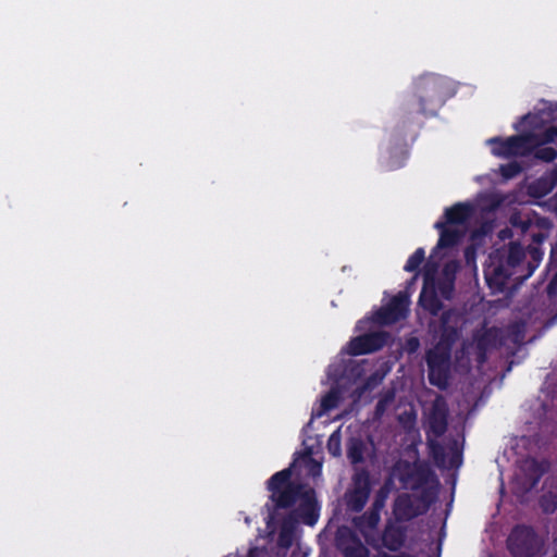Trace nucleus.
<instances>
[{
    "label": "nucleus",
    "mask_w": 557,
    "mask_h": 557,
    "mask_svg": "<svg viewBox=\"0 0 557 557\" xmlns=\"http://www.w3.org/2000/svg\"><path fill=\"white\" fill-rule=\"evenodd\" d=\"M453 96L449 82L437 74H423L412 83V90L400 104L399 126L421 127L424 120L436 116L446 100Z\"/></svg>",
    "instance_id": "f257e3e1"
},
{
    "label": "nucleus",
    "mask_w": 557,
    "mask_h": 557,
    "mask_svg": "<svg viewBox=\"0 0 557 557\" xmlns=\"http://www.w3.org/2000/svg\"><path fill=\"white\" fill-rule=\"evenodd\" d=\"M292 469L286 468L275 472L267 482V488L271 492V504L267 503V524L270 525L276 517L278 509L292 508L298 499L299 505L293 509L306 525H314L320 516V506L315 497V491L301 483L292 481Z\"/></svg>",
    "instance_id": "f03ea898"
},
{
    "label": "nucleus",
    "mask_w": 557,
    "mask_h": 557,
    "mask_svg": "<svg viewBox=\"0 0 557 557\" xmlns=\"http://www.w3.org/2000/svg\"><path fill=\"white\" fill-rule=\"evenodd\" d=\"M525 258V249L519 242H510L490 253V263L484 269V276L494 294L505 292L511 278L517 284L525 281L520 278Z\"/></svg>",
    "instance_id": "7ed1b4c3"
},
{
    "label": "nucleus",
    "mask_w": 557,
    "mask_h": 557,
    "mask_svg": "<svg viewBox=\"0 0 557 557\" xmlns=\"http://www.w3.org/2000/svg\"><path fill=\"white\" fill-rule=\"evenodd\" d=\"M532 143L535 145L557 143V126H549L540 134L527 133L512 135L506 139L500 137L488 139V144L492 145V153L504 158L530 154Z\"/></svg>",
    "instance_id": "20e7f679"
},
{
    "label": "nucleus",
    "mask_w": 557,
    "mask_h": 557,
    "mask_svg": "<svg viewBox=\"0 0 557 557\" xmlns=\"http://www.w3.org/2000/svg\"><path fill=\"white\" fill-rule=\"evenodd\" d=\"M506 545L512 557H535L543 543L532 527L517 524L510 531Z\"/></svg>",
    "instance_id": "39448f33"
},
{
    "label": "nucleus",
    "mask_w": 557,
    "mask_h": 557,
    "mask_svg": "<svg viewBox=\"0 0 557 557\" xmlns=\"http://www.w3.org/2000/svg\"><path fill=\"white\" fill-rule=\"evenodd\" d=\"M408 529L395 519H388L382 532L374 537L366 535V543L375 550L386 548L389 552H399L406 544Z\"/></svg>",
    "instance_id": "423d86ee"
},
{
    "label": "nucleus",
    "mask_w": 557,
    "mask_h": 557,
    "mask_svg": "<svg viewBox=\"0 0 557 557\" xmlns=\"http://www.w3.org/2000/svg\"><path fill=\"white\" fill-rule=\"evenodd\" d=\"M371 480L368 470L361 469L352 476L351 488L347 490L344 495L346 510L350 512H360L370 496Z\"/></svg>",
    "instance_id": "0eeeda50"
},
{
    "label": "nucleus",
    "mask_w": 557,
    "mask_h": 557,
    "mask_svg": "<svg viewBox=\"0 0 557 557\" xmlns=\"http://www.w3.org/2000/svg\"><path fill=\"white\" fill-rule=\"evenodd\" d=\"M550 462L546 459L537 460L533 457L523 459L519 466V473L516 476V482L523 493L531 492L543 475L548 472Z\"/></svg>",
    "instance_id": "6e6552de"
},
{
    "label": "nucleus",
    "mask_w": 557,
    "mask_h": 557,
    "mask_svg": "<svg viewBox=\"0 0 557 557\" xmlns=\"http://www.w3.org/2000/svg\"><path fill=\"white\" fill-rule=\"evenodd\" d=\"M437 264L428 261L424 265V283L419 296V305L431 315H437L443 309V302L437 296L434 275Z\"/></svg>",
    "instance_id": "1a4fd4ad"
},
{
    "label": "nucleus",
    "mask_w": 557,
    "mask_h": 557,
    "mask_svg": "<svg viewBox=\"0 0 557 557\" xmlns=\"http://www.w3.org/2000/svg\"><path fill=\"white\" fill-rule=\"evenodd\" d=\"M409 297L405 293H398L386 306L379 309L375 320L382 325H391L406 319L409 312Z\"/></svg>",
    "instance_id": "9d476101"
},
{
    "label": "nucleus",
    "mask_w": 557,
    "mask_h": 557,
    "mask_svg": "<svg viewBox=\"0 0 557 557\" xmlns=\"http://www.w3.org/2000/svg\"><path fill=\"white\" fill-rule=\"evenodd\" d=\"M388 333L384 331L370 332L351 338L348 343V354L361 356L382 349L388 341Z\"/></svg>",
    "instance_id": "9b49d317"
},
{
    "label": "nucleus",
    "mask_w": 557,
    "mask_h": 557,
    "mask_svg": "<svg viewBox=\"0 0 557 557\" xmlns=\"http://www.w3.org/2000/svg\"><path fill=\"white\" fill-rule=\"evenodd\" d=\"M335 545L344 557H370V550L348 527L338 528Z\"/></svg>",
    "instance_id": "f8f14e48"
},
{
    "label": "nucleus",
    "mask_w": 557,
    "mask_h": 557,
    "mask_svg": "<svg viewBox=\"0 0 557 557\" xmlns=\"http://www.w3.org/2000/svg\"><path fill=\"white\" fill-rule=\"evenodd\" d=\"M448 406L443 396H437L428 416L426 435L435 438L443 436L448 428Z\"/></svg>",
    "instance_id": "ddd939ff"
},
{
    "label": "nucleus",
    "mask_w": 557,
    "mask_h": 557,
    "mask_svg": "<svg viewBox=\"0 0 557 557\" xmlns=\"http://www.w3.org/2000/svg\"><path fill=\"white\" fill-rule=\"evenodd\" d=\"M393 474L404 484L413 481L411 488L418 490L429 482L432 472L423 466L413 469L408 461H404L394 466Z\"/></svg>",
    "instance_id": "4468645a"
},
{
    "label": "nucleus",
    "mask_w": 557,
    "mask_h": 557,
    "mask_svg": "<svg viewBox=\"0 0 557 557\" xmlns=\"http://www.w3.org/2000/svg\"><path fill=\"white\" fill-rule=\"evenodd\" d=\"M421 515H424L421 508L417 505L414 495L400 494L396 497L393 505V516L399 522H408Z\"/></svg>",
    "instance_id": "2eb2a0df"
},
{
    "label": "nucleus",
    "mask_w": 557,
    "mask_h": 557,
    "mask_svg": "<svg viewBox=\"0 0 557 557\" xmlns=\"http://www.w3.org/2000/svg\"><path fill=\"white\" fill-rule=\"evenodd\" d=\"M455 315L453 309L442 312L440 318V337L436 345L453 350L455 343L459 338V330L457 323L450 324L451 318Z\"/></svg>",
    "instance_id": "dca6fc26"
},
{
    "label": "nucleus",
    "mask_w": 557,
    "mask_h": 557,
    "mask_svg": "<svg viewBox=\"0 0 557 557\" xmlns=\"http://www.w3.org/2000/svg\"><path fill=\"white\" fill-rule=\"evenodd\" d=\"M512 225H519L523 234H529L533 246L540 247L548 237L552 223L548 219L541 218L536 221L539 231L531 230L532 223L530 220L520 221L517 223L516 219H511Z\"/></svg>",
    "instance_id": "f3484780"
},
{
    "label": "nucleus",
    "mask_w": 557,
    "mask_h": 557,
    "mask_svg": "<svg viewBox=\"0 0 557 557\" xmlns=\"http://www.w3.org/2000/svg\"><path fill=\"white\" fill-rule=\"evenodd\" d=\"M434 227L440 232V238L433 249V253H436L437 250L455 247L462 237L460 231L448 227L443 221H437Z\"/></svg>",
    "instance_id": "a211bd4d"
},
{
    "label": "nucleus",
    "mask_w": 557,
    "mask_h": 557,
    "mask_svg": "<svg viewBox=\"0 0 557 557\" xmlns=\"http://www.w3.org/2000/svg\"><path fill=\"white\" fill-rule=\"evenodd\" d=\"M473 208L469 203L458 202L447 208L444 212L446 225H462L471 218Z\"/></svg>",
    "instance_id": "6ab92c4d"
},
{
    "label": "nucleus",
    "mask_w": 557,
    "mask_h": 557,
    "mask_svg": "<svg viewBox=\"0 0 557 557\" xmlns=\"http://www.w3.org/2000/svg\"><path fill=\"white\" fill-rule=\"evenodd\" d=\"M380 513L376 510L369 509L364 513L354 519L355 527L359 530L362 536L366 539L374 537L376 535V527L380 522Z\"/></svg>",
    "instance_id": "aec40b11"
},
{
    "label": "nucleus",
    "mask_w": 557,
    "mask_h": 557,
    "mask_svg": "<svg viewBox=\"0 0 557 557\" xmlns=\"http://www.w3.org/2000/svg\"><path fill=\"white\" fill-rule=\"evenodd\" d=\"M428 377L431 385L445 389L448 386L449 366H428Z\"/></svg>",
    "instance_id": "412c9836"
},
{
    "label": "nucleus",
    "mask_w": 557,
    "mask_h": 557,
    "mask_svg": "<svg viewBox=\"0 0 557 557\" xmlns=\"http://www.w3.org/2000/svg\"><path fill=\"white\" fill-rule=\"evenodd\" d=\"M366 444L359 437H350L346 445V455L351 465L364 461Z\"/></svg>",
    "instance_id": "4be33fe9"
},
{
    "label": "nucleus",
    "mask_w": 557,
    "mask_h": 557,
    "mask_svg": "<svg viewBox=\"0 0 557 557\" xmlns=\"http://www.w3.org/2000/svg\"><path fill=\"white\" fill-rule=\"evenodd\" d=\"M451 350L434 345L425 354V361L428 366H449Z\"/></svg>",
    "instance_id": "5701e85b"
},
{
    "label": "nucleus",
    "mask_w": 557,
    "mask_h": 557,
    "mask_svg": "<svg viewBox=\"0 0 557 557\" xmlns=\"http://www.w3.org/2000/svg\"><path fill=\"white\" fill-rule=\"evenodd\" d=\"M528 253L530 256V260L527 261L524 259L523 274L520 275V278H522V280H528L529 277L532 276L534 271L539 268V265L543 259V256H544V252L541 249V247L533 246V245L529 246Z\"/></svg>",
    "instance_id": "b1692460"
},
{
    "label": "nucleus",
    "mask_w": 557,
    "mask_h": 557,
    "mask_svg": "<svg viewBox=\"0 0 557 557\" xmlns=\"http://www.w3.org/2000/svg\"><path fill=\"white\" fill-rule=\"evenodd\" d=\"M428 446L430 450V456L432 457L434 463L438 468H444L446 466V451L444 446L438 443L435 437H428Z\"/></svg>",
    "instance_id": "393cba45"
},
{
    "label": "nucleus",
    "mask_w": 557,
    "mask_h": 557,
    "mask_svg": "<svg viewBox=\"0 0 557 557\" xmlns=\"http://www.w3.org/2000/svg\"><path fill=\"white\" fill-rule=\"evenodd\" d=\"M534 158L544 162H552L557 158V150L552 147H543L544 145L531 144Z\"/></svg>",
    "instance_id": "a878e982"
},
{
    "label": "nucleus",
    "mask_w": 557,
    "mask_h": 557,
    "mask_svg": "<svg viewBox=\"0 0 557 557\" xmlns=\"http://www.w3.org/2000/svg\"><path fill=\"white\" fill-rule=\"evenodd\" d=\"M554 188L544 176H541L530 185V194L534 197H544Z\"/></svg>",
    "instance_id": "bb28decb"
},
{
    "label": "nucleus",
    "mask_w": 557,
    "mask_h": 557,
    "mask_svg": "<svg viewBox=\"0 0 557 557\" xmlns=\"http://www.w3.org/2000/svg\"><path fill=\"white\" fill-rule=\"evenodd\" d=\"M425 259V251L423 248H418L407 260L404 270L406 272H418L421 263Z\"/></svg>",
    "instance_id": "cd10ccee"
},
{
    "label": "nucleus",
    "mask_w": 557,
    "mask_h": 557,
    "mask_svg": "<svg viewBox=\"0 0 557 557\" xmlns=\"http://www.w3.org/2000/svg\"><path fill=\"white\" fill-rule=\"evenodd\" d=\"M417 505L425 513L435 500V494L430 488H423L419 495H414Z\"/></svg>",
    "instance_id": "c85d7f7f"
},
{
    "label": "nucleus",
    "mask_w": 557,
    "mask_h": 557,
    "mask_svg": "<svg viewBox=\"0 0 557 557\" xmlns=\"http://www.w3.org/2000/svg\"><path fill=\"white\" fill-rule=\"evenodd\" d=\"M540 507L544 513H553L557 509V495L544 494L540 498Z\"/></svg>",
    "instance_id": "c756f323"
},
{
    "label": "nucleus",
    "mask_w": 557,
    "mask_h": 557,
    "mask_svg": "<svg viewBox=\"0 0 557 557\" xmlns=\"http://www.w3.org/2000/svg\"><path fill=\"white\" fill-rule=\"evenodd\" d=\"M300 519L295 513L294 510H292L288 515H286L281 523V528L287 531H290L292 533H295L297 530L298 524L300 523Z\"/></svg>",
    "instance_id": "7c9ffc66"
},
{
    "label": "nucleus",
    "mask_w": 557,
    "mask_h": 557,
    "mask_svg": "<svg viewBox=\"0 0 557 557\" xmlns=\"http://www.w3.org/2000/svg\"><path fill=\"white\" fill-rule=\"evenodd\" d=\"M437 289L445 299H450L454 292V278L451 277L440 281L437 284Z\"/></svg>",
    "instance_id": "2f4dec72"
},
{
    "label": "nucleus",
    "mask_w": 557,
    "mask_h": 557,
    "mask_svg": "<svg viewBox=\"0 0 557 557\" xmlns=\"http://www.w3.org/2000/svg\"><path fill=\"white\" fill-rule=\"evenodd\" d=\"M380 381L381 377H379L377 374H371L361 386L357 387L356 393L358 396H361L367 391L374 388L380 383Z\"/></svg>",
    "instance_id": "473e14b6"
},
{
    "label": "nucleus",
    "mask_w": 557,
    "mask_h": 557,
    "mask_svg": "<svg viewBox=\"0 0 557 557\" xmlns=\"http://www.w3.org/2000/svg\"><path fill=\"white\" fill-rule=\"evenodd\" d=\"M295 533L290 531L280 529L277 544L280 547L289 548L293 545Z\"/></svg>",
    "instance_id": "72a5a7b5"
},
{
    "label": "nucleus",
    "mask_w": 557,
    "mask_h": 557,
    "mask_svg": "<svg viewBox=\"0 0 557 557\" xmlns=\"http://www.w3.org/2000/svg\"><path fill=\"white\" fill-rule=\"evenodd\" d=\"M521 171V166L517 162H511L505 165H502L500 172L502 175L506 178H511L518 175Z\"/></svg>",
    "instance_id": "f704fd0d"
},
{
    "label": "nucleus",
    "mask_w": 557,
    "mask_h": 557,
    "mask_svg": "<svg viewBox=\"0 0 557 557\" xmlns=\"http://www.w3.org/2000/svg\"><path fill=\"white\" fill-rule=\"evenodd\" d=\"M388 482L384 484V486L379 491V493L375 496V499L372 504V507L370 509L376 510V512L380 513L381 509L384 507L386 493L387 491H384L387 487Z\"/></svg>",
    "instance_id": "c9c22d12"
},
{
    "label": "nucleus",
    "mask_w": 557,
    "mask_h": 557,
    "mask_svg": "<svg viewBox=\"0 0 557 557\" xmlns=\"http://www.w3.org/2000/svg\"><path fill=\"white\" fill-rule=\"evenodd\" d=\"M337 395L333 392L327 393L321 401V406L324 410H331L336 406Z\"/></svg>",
    "instance_id": "e433bc0d"
},
{
    "label": "nucleus",
    "mask_w": 557,
    "mask_h": 557,
    "mask_svg": "<svg viewBox=\"0 0 557 557\" xmlns=\"http://www.w3.org/2000/svg\"><path fill=\"white\" fill-rule=\"evenodd\" d=\"M488 336L490 334H482L478 341H476V350L479 351H490L492 348H494L490 343H488Z\"/></svg>",
    "instance_id": "4c0bfd02"
},
{
    "label": "nucleus",
    "mask_w": 557,
    "mask_h": 557,
    "mask_svg": "<svg viewBox=\"0 0 557 557\" xmlns=\"http://www.w3.org/2000/svg\"><path fill=\"white\" fill-rule=\"evenodd\" d=\"M483 334H490L488 336V343L496 348L497 346L502 345V342L498 339L499 331L497 329H490L486 330Z\"/></svg>",
    "instance_id": "58836bf2"
},
{
    "label": "nucleus",
    "mask_w": 557,
    "mask_h": 557,
    "mask_svg": "<svg viewBox=\"0 0 557 557\" xmlns=\"http://www.w3.org/2000/svg\"><path fill=\"white\" fill-rule=\"evenodd\" d=\"M542 176H544L550 186H557V164H555L550 170L546 171Z\"/></svg>",
    "instance_id": "ea45409f"
},
{
    "label": "nucleus",
    "mask_w": 557,
    "mask_h": 557,
    "mask_svg": "<svg viewBox=\"0 0 557 557\" xmlns=\"http://www.w3.org/2000/svg\"><path fill=\"white\" fill-rule=\"evenodd\" d=\"M420 346V342L417 337H410L406 341V350L410 354H413L418 350Z\"/></svg>",
    "instance_id": "a19ab883"
},
{
    "label": "nucleus",
    "mask_w": 557,
    "mask_h": 557,
    "mask_svg": "<svg viewBox=\"0 0 557 557\" xmlns=\"http://www.w3.org/2000/svg\"><path fill=\"white\" fill-rule=\"evenodd\" d=\"M376 557H416L412 554L409 553H399V554H388L386 552H379Z\"/></svg>",
    "instance_id": "79ce46f5"
},
{
    "label": "nucleus",
    "mask_w": 557,
    "mask_h": 557,
    "mask_svg": "<svg viewBox=\"0 0 557 557\" xmlns=\"http://www.w3.org/2000/svg\"><path fill=\"white\" fill-rule=\"evenodd\" d=\"M386 399H380L375 405V416H382L386 408Z\"/></svg>",
    "instance_id": "37998d69"
},
{
    "label": "nucleus",
    "mask_w": 557,
    "mask_h": 557,
    "mask_svg": "<svg viewBox=\"0 0 557 557\" xmlns=\"http://www.w3.org/2000/svg\"><path fill=\"white\" fill-rule=\"evenodd\" d=\"M512 236V231L508 227L504 228V230H500L499 233H498V237L502 239V240H506V239H509L511 238Z\"/></svg>",
    "instance_id": "c03bdc74"
},
{
    "label": "nucleus",
    "mask_w": 557,
    "mask_h": 557,
    "mask_svg": "<svg viewBox=\"0 0 557 557\" xmlns=\"http://www.w3.org/2000/svg\"><path fill=\"white\" fill-rule=\"evenodd\" d=\"M487 352L488 351H484V354H483V351L476 350V361L481 364L484 363L487 358Z\"/></svg>",
    "instance_id": "a18cd8bd"
},
{
    "label": "nucleus",
    "mask_w": 557,
    "mask_h": 557,
    "mask_svg": "<svg viewBox=\"0 0 557 557\" xmlns=\"http://www.w3.org/2000/svg\"><path fill=\"white\" fill-rule=\"evenodd\" d=\"M556 284H557V273L555 274V276L552 278V281L547 285L548 294H553L554 293Z\"/></svg>",
    "instance_id": "49530a36"
},
{
    "label": "nucleus",
    "mask_w": 557,
    "mask_h": 557,
    "mask_svg": "<svg viewBox=\"0 0 557 557\" xmlns=\"http://www.w3.org/2000/svg\"><path fill=\"white\" fill-rule=\"evenodd\" d=\"M522 338H523V335L522 333L517 330L515 333H513V339L512 342L516 343V344H520L522 342Z\"/></svg>",
    "instance_id": "de8ad7c7"
},
{
    "label": "nucleus",
    "mask_w": 557,
    "mask_h": 557,
    "mask_svg": "<svg viewBox=\"0 0 557 557\" xmlns=\"http://www.w3.org/2000/svg\"><path fill=\"white\" fill-rule=\"evenodd\" d=\"M549 258L552 261H557V244L552 247Z\"/></svg>",
    "instance_id": "09e8293b"
},
{
    "label": "nucleus",
    "mask_w": 557,
    "mask_h": 557,
    "mask_svg": "<svg viewBox=\"0 0 557 557\" xmlns=\"http://www.w3.org/2000/svg\"><path fill=\"white\" fill-rule=\"evenodd\" d=\"M226 557H245L242 555H234V556H226ZM246 557H256L255 555V548L249 549L248 555Z\"/></svg>",
    "instance_id": "8fccbe9b"
},
{
    "label": "nucleus",
    "mask_w": 557,
    "mask_h": 557,
    "mask_svg": "<svg viewBox=\"0 0 557 557\" xmlns=\"http://www.w3.org/2000/svg\"><path fill=\"white\" fill-rule=\"evenodd\" d=\"M333 447H336V451H334V455H337L339 453V440H336V444H333Z\"/></svg>",
    "instance_id": "3c124183"
},
{
    "label": "nucleus",
    "mask_w": 557,
    "mask_h": 557,
    "mask_svg": "<svg viewBox=\"0 0 557 557\" xmlns=\"http://www.w3.org/2000/svg\"><path fill=\"white\" fill-rule=\"evenodd\" d=\"M333 447H336V451H334V455H337L339 453V440H336V444H333Z\"/></svg>",
    "instance_id": "603ef678"
},
{
    "label": "nucleus",
    "mask_w": 557,
    "mask_h": 557,
    "mask_svg": "<svg viewBox=\"0 0 557 557\" xmlns=\"http://www.w3.org/2000/svg\"><path fill=\"white\" fill-rule=\"evenodd\" d=\"M334 437H335V434H332L330 440H329V448H330V450L332 449V443L334 441Z\"/></svg>",
    "instance_id": "864d4df0"
},
{
    "label": "nucleus",
    "mask_w": 557,
    "mask_h": 557,
    "mask_svg": "<svg viewBox=\"0 0 557 557\" xmlns=\"http://www.w3.org/2000/svg\"><path fill=\"white\" fill-rule=\"evenodd\" d=\"M457 459H460V455L458 453H456L451 458V465H454Z\"/></svg>",
    "instance_id": "5fc2aeb1"
},
{
    "label": "nucleus",
    "mask_w": 557,
    "mask_h": 557,
    "mask_svg": "<svg viewBox=\"0 0 557 557\" xmlns=\"http://www.w3.org/2000/svg\"><path fill=\"white\" fill-rule=\"evenodd\" d=\"M552 557H557V554H556V555H554V556H552Z\"/></svg>",
    "instance_id": "6e6d98bb"
}]
</instances>
